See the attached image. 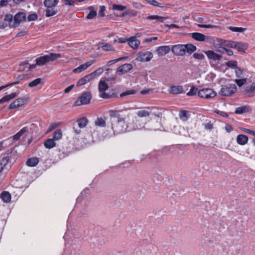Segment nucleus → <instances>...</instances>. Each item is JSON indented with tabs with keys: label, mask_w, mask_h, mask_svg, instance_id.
<instances>
[{
	"label": "nucleus",
	"mask_w": 255,
	"mask_h": 255,
	"mask_svg": "<svg viewBox=\"0 0 255 255\" xmlns=\"http://www.w3.org/2000/svg\"><path fill=\"white\" fill-rule=\"evenodd\" d=\"M110 129H105L103 132V137L109 138L116 134H121L126 131H129L132 128L126 123L125 118L119 119L116 122L110 124Z\"/></svg>",
	"instance_id": "nucleus-1"
},
{
	"label": "nucleus",
	"mask_w": 255,
	"mask_h": 255,
	"mask_svg": "<svg viewBox=\"0 0 255 255\" xmlns=\"http://www.w3.org/2000/svg\"><path fill=\"white\" fill-rule=\"evenodd\" d=\"M197 49V47L190 43L186 44H176L171 48L172 52L176 56H183L186 53L192 54Z\"/></svg>",
	"instance_id": "nucleus-2"
},
{
	"label": "nucleus",
	"mask_w": 255,
	"mask_h": 255,
	"mask_svg": "<svg viewBox=\"0 0 255 255\" xmlns=\"http://www.w3.org/2000/svg\"><path fill=\"white\" fill-rule=\"evenodd\" d=\"M61 57L59 53H51L49 55H45L35 59L36 64L39 66H43L50 61H54Z\"/></svg>",
	"instance_id": "nucleus-3"
},
{
	"label": "nucleus",
	"mask_w": 255,
	"mask_h": 255,
	"mask_svg": "<svg viewBox=\"0 0 255 255\" xmlns=\"http://www.w3.org/2000/svg\"><path fill=\"white\" fill-rule=\"evenodd\" d=\"M237 90L235 84H229L222 86L219 94L223 96H229L235 94Z\"/></svg>",
	"instance_id": "nucleus-4"
},
{
	"label": "nucleus",
	"mask_w": 255,
	"mask_h": 255,
	"mask_svg": "<svg viewBox=\"0 0 255 255\" xmlns=\"http://www.w3.org/2000/svg\"><path fill=\"white\" fill-rule=\"evenodd\" d=\"M92 99V94L90 92L83 93L79 98L75 102L74 106H79L82 105H86L90 103Z\"/></svg>",
	"instance_id": "nucleus-5"
},
{
	"label": "nucleus",
	"mask_w": 255,
	"mask_h": 255,
	"mask_svg": "<svg viewBox=\"0 0 255 255\" xmlns=\"http://www.w3.org/2000/svg\"><path fill=\"white\" fill-rule=\"evenodd\" d=\"M198 95L201 98L210 99L216 96V93L211 89L205 88L199 90Z\"/></svg>",
	"instance_id": "nucleus-6"
},
{
	"label": "nucleus",
	"mask_w": 255,
	"mask_h": 255,
	"mask_svg": "<svg viewBox=\"0 0 255 255\" xmlns=\"http://www.w3.org/2000/svg\"><path fill=\"white\" fill-rule=\"evenodd\" d=\"M153 57V54L151 52L142 51L138 53L137 57L136 59L140 62H148Z\"/></svg>",
	"instance_id": "nucleus-7"
},
{
	"label": "nucleus",
	"mask_w": 255,
	"mask_h": 255,
	"mask_svg": "<svg viewBox=\"0 0 255 255\" xmlns=\"http://www.w3.org/2000/svg\"><path fill=\"white\" fill-rule=\"evenodd\" d=\"M25 20L26 13L23 12H19L14 15V21L12 25H11L14 28L16 27L21 22L25 21Z\"/></svg>",
	"instance_id": "nucleus-8"
},
{
	"label": "nucleus",
	"mask_w": 255,
	"mask_h": 255,
	"mask_svg": "<svg viewBox=\"0 0 255 255\" xmlns=\"http://www.w3.org/2000/svg\"><path fill=\"white\" fill-rule=\"evenodd\" d=\"M29 100V98L27 97H23V98H19L14 100L13 102H12L9 106V109H13L18 108L22 105H23L25 103H26Z\"/></svg>",
	"instance_id": "nucleus-9"
},
{
	"label": "nucleus",
	"mask_w": 255,
	"mask_h": 255,
	"mask_svg": "<svg viewBox=\"0 0 255 255\" xmlns=\"http://www.w3.org/2000/svg\"><path fill=\"white\" fill-rule=\"evenodd\" d=\"M132 67V65L129 63L124 64L119 67L117 70V73L120 75H123L131 70Z\"/></svg>",
	"instance_id": "nucleus-10"
},
{
	"label": "nucleus",
	"mask_w": 255,
	"mask_h": 255,
	"mask_svg": "<svg viewBox=\"0 0 255 255\" xmlns=\"http://www.w3.org/2000/svg\"><path fill=\"white\" fill-rule=\"evenodd\" d=\"M171 48L168 45L160 46L156 49V52L160 56H163L168 54Z\"/></svg>",
	"instance_id": "nucleus-11"
},
{
	"label": "nucleus",
	"mask_w": 255,
	"mask_h": 255,
	"mask_svg": "<svg viewBox=\"0 0 255 255\" xmlns=\"http://www.w3.org/2000/svg\"><path fill=\"white\" fill-rule=\"evenodd\" d=\"M109 123H114V122H116V121L118 120L120 118H122L123 117L120 116L119 112L116 110H110L109 111Z\"/></svg>",
	"instance_id": "nucleus-12"
},
{
	"label": "nucleus",
	"mask_w": 255,
	"mask_h": 255,
	"mask_svg": "<svg viewBox=\"0 0 255 255\" xmlns=\"http://www.w3.org/2000/svg\"><path fill=\"white\" fill-rule=\"evenodd\" d=\"M95 125L96 127L101 128H106V129H110V123L109 122L107 124L106 121L102 117L98 118L95 121Z\"/></svg>",
	"instance_id": "nucleus-13"
},
{
	"label": "nucleus",
	"mask_w": 255,
	"mask_h": 255,
	"mask_svg": "<svg viewBox=\"0 0 255 255\" xmlns=\"http://www.w3.org/2000/svg\"><path fill=\"white\" fill-rule=\"evenodd\" d=\"M205 53L207 55L209 59L214 61L220 60L222 57L221 55L216 53L213 50L206 51H205Z\"/></svg>",
	"instance_id": "nucleus-14"
},
{
	"label": "nucleus",
	"mask_w": 255,
	"mask_h": 255,
	"mask_svg": "<svg viewBox=\"0 0 255 255\" xmlns=\"http://www.w3.org/2000/svg\"><path fill=\"white\" fill-rule=\"evenodd\" d=\"M4 20L5 22H7V23L4 24L2 23L1 24L0 23V28H4L5 27L8 25L10 27H13L11 25H12L13 22L14 21V17L13 15L11 14H7L5 15Z\"/></svg>",
	"instance_id": "nucleus-15"
},
{
	"label": "nucleus",
	"mask_w": 255,
	"mask_h": 255,
	"mask_svg": "<svg viewBox=\"0 0 255 255\" xmlns=\"http://www.w3.org/2000/svg\"><path fill=\"white\" fill-rule=\"evenodd\" d=\"M94 60H90L89 61L87 62L86 63L80 65L78 67L74 69L73 70L74 73H80L82 71L86 69L88 67H90L92 64H93L94 62Z\"/></svg>",
	"instance_id": "nucleus-16"
},
{
	"label": "nucleus",
	"mask_w": 255,
	"mask_h": 255,
	"mask_svg": "<svg viewBox=\"0 0 255 255\" xmlns=\"http://www.w3.org/2000/svg\"><path fill=\"white\" fill-rule=\"evenodd\" d=\"M151 110L149 108H146L136 112V115L140 118L147 117L151 114Z\"/></svg>",
	"instance_id": "nucleus-17"
},
{
	"label": "nucleus",
	"mask_w": 255,
	"mask_h": 255,
	"mask_svg": "<svg viewBox=\"0 0 255 255\" xmlns=\"http://www.w3.org/2000/svg\"><path fill=\"white\" fill-rule=\"evenodd\" d=\"M93 79V78L92 77L91 75L90 74H88L84 76V77L81 78L78 81L77 83V86L79 87L84 85Z\"/></svg>",
	"instance_id": "nucleus-18"
},
{
	"label": "nucleus",
	"mask_w": 255,
	"mask_h": 255,
	"mask_svg": "<svg viewBox=\"0 0 255 255\" xmlns=\"http://www.w3.org/2000/svg\"><path fill=\"white\" fill-rule=\"evenodd\" d=\"M128 41V45L133 49L137 48L140 44L139 40L136 39L134 37H131Z\"/></svg>",
	"instance_id": "nucleus-19"
},
{
	"label": "nucleus",
	"mask_w": 255,
	"mask_h": 255,
	"mask_svg": "<svg viewBox=\"0 0 255 255\" xmlns=\"http://www.w3.org/2000/svg\"><path fill=\"white\" fill-rule=\"evenodd\" d=\"M191 37L194 40L200 42L204 41L206 39V36L205 35L199 32L192 33Z\"/></svg>",
	"instance_id": "nucleus-20"
},
{
	"label": "nucleus",
	"mask_w": 255,
	"mask_h": 255,
	"mask_svg": "<svg viewBox=\"0 0 255 255\" xmlns=\"http://www.w3.org/2000/svg\"><path fill=\"white\" fill-rule=\"evenodd\" d=\"M59 2L58 0H44L43 4L46 8H54Z\"/></svg>",
	"instance_id": "nucleus-21"
},
{
	"label": "nucleus",
	"mask_w": 255,
	"mask_h": 255,
	"mask_svg": "<svg viewBox=\"0 0 255 255\" xmlns=\"http://www.w3.org/2000/svg\"><path fill=\"white\" fill-rule=\"evenodd\" d=\"M28 130V128L27 127L23 128L19 132L12 136V138L14 141L18 140L20 137H21L24 133L27 132Z\"/></svg>",
	"instance_id": "nucleus-22"
},
{
	"label": "nucleus",
	"mask_w": 255,
	"mask_h": 255,
	"mask_svg": "<svg viewBox=\"0 0 255 255\" xmlns=\"http://www.w3.org/2000/svg\"><path fill=\"white\" fill-rule=\"evenodd\" d=\"M169 92L172 94H178L183 92V88L181 86H174L170 88Z\"/></svg>",
	"instance_id": "nucleus-23"
},
{
	"label": "nucleus",
	"mask_w": 255,
	"mask_h": 255,
	"mask_svg": "<svg viewBox=\"0 0 255 255\" xmlns=\"http://www.w3.org/2000/svg\"><path fill=\"white\" fill-rule=\"evenodd\" d=\"M99 96L103 99H107L117 97V95L114 91H111L108 93L106 92L100 93Z\"/></svg>",
	"instance_id": "nucleus-24"
},
{
	"label": "nucleus",
	"mask_w": 255,
	"mask_h": 255,
	"mask_svg": "<svg viewBox=\"0 0 255 255\" xmlns=\"http://www.w3.org/2000/svg\"><path fill=\"white\" fill-rule=\"evenodd\" d=\"M235 46L234 48L237 49L239 52H245L248 48V46L246 44L240 42L236 41Z\"/></svg>",
	"instance_id": "nucleus-25"
},
{
	"label": "nucleus",
	"mask_w": 255,
	"mask_h": 255,
	"mask_svg": "<svg viewBox=\"0 0 255 255\" xmlns=\"http://www.w3.org/2000/svg\"><path fill=\"white\" fill-rule=\"evenodd\" d=\"M248 141V137L244 134H239L237 136V141L240 145H245Z\"/></svg>",
	"instance_id": "nucleus-26"
},
{
	"label": "nucleus",
	"mask_w": 255,
	"mask_h": 255,
	"mask_svg": "<svg viewBox=\"0 0 255 255\" xmlns=\"http://www.w3.org/2000/svg\"><path fill=\"white\" fill-rule=\"evenodd\" d=\"M9 160L8 156H4L0 158V172H1L3 168L7 165Z\"/></svg>",
	"instance_id": "nucleus-27"
},
{
	"label": "nucleus",
	"mask_w": 255,
	"mask_h": 255,
	"mask_svg": "<svg viewBox=\"0 0 255 255\" xmlns=\"http://www.w3.org/2000/svg\"><path fill=\"white\" fill-rule=\"evenodd\" d=\"M28 77V75L26 74L19 75L16 77L15 81L14 82H12V83H9L6 84L5 85V86H6V87H7L9 86H11L19 84L22 80L24 79L25 77Z\"/></svg>",
	"instance_id": "nucleus-28"
},
{
	"label": "nucleus",
	"mask_w": 255,
	"mask_h": 255,
	"mask_svg": "<svg viewBox=\"0 0 255 255\" xmlns=\"http://www.w3.org/2000/svg\"><path fill=\"white\" fill-rule=\"evenodd\" d=\"M109 86L105 81L102 80L100 81L98 85V90L100 93L106 92V91L107 90Z\"/></svg>",
	"instance_id": "nucleus-29"
},
{
	"label": "nucleus",
	"mask_w": 255,
	"mask_h": 255,
	"mask_svg": "<svg viewBox=\"0 0 255 255\" xmlns=\"http://www.w3.org/2000/svg\"><path fill=\"white\" fill-rule=\"evenodd\" d=\"M0 198L4 203H9L11 200V195L7 191H3L0 194Z\"/></svg>",
	"instance_id": "nucleus-30"
},
{
	"label": "nucleus",
	"mask_w": 255,
	"mask_h": 255,
	"mask_svg": "<svg viewBox=\"0 0 255 255\" xmlns=\"http://www.w3.org/2000/svg\"><path fill=\"white\" fill-rule=\"evenodd\" d=\"M179 117L183 122L187 121L190 117L189 112L186 110H181L179 112Z\"/></svg>",
	"instance_id": "nucleus-31"
},
{
	"label": "nucleus",
	"mask_w": 255,
	"mask_h": 255,
	"mask_svg": "<svg viewBox=\"0 0 255 255\" xmlns=\"http://www.w3.org/2000/svg\"><path fill=\"white\" fill-rule=\"evenodd\" d=\"M38 158L33 157L28 159L26 162V164L29 167H34L38 164Z\"/></svg>",
	"instance_id": "nucleus-32"
},
{
	"label": "nucleus",
	"mask_w": 255,
	"mask_h": 255,
	"mask_svg": "<svg viewBox=\"0 0 255 255\" xmlns=\"http://www.w3.org/2000/svg\"><path fill=\"white\" fill-rule=\"evenodd\" d=\"M88 119L86 117H83L77 120L78 127L80 128H85L88 124Z\"/></svg>",
	"instance_id": "nucleus-33"
},
{
	"label": "nucleus",
	"mask_w": 255,
	"mask_h": 255,
	"mask_svg": "<svg viewBox=\"0 0 255 255\" xmlns=\"http://www.w3.org/2000/svg\"><path fill=\"white\" fill-rule=\"evenodd\" d=\"M44 146L48 149H51L56 145V143L53 138H48L44 142Z\"/></svg>",
	"instance_id": "nucleus-34"
},
{
	"label": "nucleus",
	"mask_w": 255,
	"mask_h": 255,
	"mask_svg": "<svg viewBox=\"0 0 255 255\" xmlns=\"http://www.w3.org/2000/svg\"><path fill=\"white\" fill-rule=\"evenodd\" d=\"M250 111L251 109L249 107L243 106L237 108L235 113L237 114H242L245 113L249 112Z\"/></svg>",
	"instance_id": "nucleus-35"
},
{
	"label": "nucleus",
	"mask_w": 255,
	"mask_h": 255,
	"mask_svg": "<svg viewBox=\"0 0 255 255\" xmlns=\"http://www.w3.org/2000/svg\"><path fill=\"white\" fill-rule=\"evenodd\" d=\"M221 44L223 46L232 48H234V47H235V44L236 41H231V40H221Z\"/></svg>",
	"instance_id": "nucleus-36"
},
{
	"label": "nucleus",
	"mask_w": 255,
	"mask_h": 255,
	"mask_svg": "<svg viewBox=\"0 0 255 255\" xmlns=\"http://www.w3.org/2000/svg\"><path fill=\"white\" fill-rule=\"evenodd\" d=\"M45 16L47 17L53 16L57 14V11L54 8H46L45 10Z\"/></svg>",
	"instance_id": "nucleus-37"
},
{
	"label": "nucleus",
	"mask_w": 255,
	"mask_h": 255,
	"mask_svg": "<svg viewBox=\"0 0 255 255\" xmlns=\"http://www.w3.org/2000/svg\"><path fill=\"white\" fill-rule=\"evenodd\" d=\"M62 136V132L60 129H56L53 133V139L55 140L60 139Z\"/></svg>",
	"instance_id": "nucleus-38"
},
{
	"label": "nucleus",
	"mask_w": 255,
	"mask_h": 255,
	"mask_svg": "<svg viewBox=\"0 0 255 255\" xmlns=\"http://www.w3.org/2000/svg\"><path fill=\"white\" fill-rule=\"evenodd\" d=\"M101 44L103 45L101 47L103 50L107 51H115L114 48L113 47V46L112 45H111L109 43H102Z\"/></svg>",
	"instance_id": "nucleus-39"
},
{
	"label": "nucleus",
	"mask_w": 255,
	"mask_h": 255,
	"mask_svg": "<svg viewBox=\"0 0 255 255\" xmlns=\"http://www.w3.org/2000/svg\"><path fill=\"white\" fill-rule=\"evenodd\" d=\"M103 72V69L101 68H99L90 74L94 79L99 76Z\"/></svg>",
	"instance_id": "nucleus-40"
},
{
	"label": "nucleus",
	"mask_w": 255,
	"mask_h": 255,
	"mask_svg": "<svg viewBox=\"0 0 255 255\" xmlns=\"http://www.w3.org/2000/svg\"><path fill=\"white\" fill-rule=\"evenodd\" d=\"M166 18L158 16V15H150L147 17V19H150V20H157L158 21H161L162 22H164L165 19Z\"/></svg>",
	"instance_id": "nucleus-41"
},
{
	"label": "nucleus",
	"mask_w": 255,
	"mask_h": 255,
	"mask_svg": "<svg viewBox=\"0 0 255 255\" xmlns=\"http://www.w3.org/2000/svg\"><path fill=\"white\" fill-rule=\"evenodd\" d=\"M226 65L228 67H229L232 69H236L238 67V62L237 61H235V60L229 61L226 63Z\"/></svg>",
	"instance_id": "nucleus-42"
},
{
	"label": "nucleus",
	"mask_w": 255,
	"mask_h": 255,
	"mask_svg": "<svg viewBox=\"0 0 255 255\" xmlns=\"http://www.w3.org/2000/svg\"><path fill=\"white\" fill-rule=\"evenodd\" d=\"M90 9H91V11L89 13V14L87 16V18L88 19H91L93 18L95 16L97 15V11L96 10H94L93 9V8L92 6H90L89 8Z\"/></svg>",
	"instance_id": "nucleus-43"
},
{
	"label": "nucleus",
	"mask_w": 255,
	"mask_h": 255,
	"mask_svg": "<svg viewBox=\"0 0 255 255\" xmlns=\"http://www.w3.org/2000/svg\"><path fill=\"white\" fill-rule=\"evenodd\" d=\"M229 29L232 30V31L236 32H243L246 30V28L238 27L235 26H230L229 27Z\"/></svg>",
	"instance_id": "nucleus-44"
},
{
	"label": "nucleus",
	"mask_w": 255,
	"mask_h": 255,
	"mask_svg": "<svg viewBox=\"0 0 255 255\" xmlns=\"http://www.w3.org/2000/svg\"><path fill=\"white\" fill-rule=\"evenodd\" d=\"M41 79L40 78H37L31 82L28 83V86L30 87H34L36 86L41 83Z\"/></svg>",
	"instance_id": "nucleus-45"
},
{
	"label": "nucleus",
	"mask_w": 255,
	"mask_h": 255,
	"mask_svg": "<svg viewBox=\"0 0 255 255\" xmlns=\"http://www.w3.org/2000/svg\"><path fill=\"white\" fill-rule=\"evenodd\" d=\"M145 1H147L149 4L154 6H157L159 7H164L162 3H159L155 0H145Z\"/></svg>",
	"instance_id": "nucleus-46"
},
{
	"label": "nucleus",
	"mask_w": 255,
	"mask_h": 255,
	"mask_svg": "<svg viewBox=\"0 0 255 255\" xmlns=\"http://www.w3.org/2000/svg\"><path fill=\"white\" fill-rule=\"evenodd\" d=\"M127 58V57H121V58H119L118 59H114V60H111V61H109L108 63H107V65L108 66H111L112 65L119 62V61H122L123 60H125Z\"/></svg>",
	"instance_id": "nucleus-47"
},
{
	"label": "nucleus",
	"mask_w": 255,
	"mask_h": 255,
	"mask_svg": "<svg viewBox=\"0 0 255 255\" xmlns=\"http://www.w3.org/2000/svg\"><path fill=\"white\" fill-rule=\"evenodd\" d=\"M198 89L194 86L191 87L190 91L187 93L188 96H193L196 94Z\"/></svg>",
	"instance_id": "nucleus-48"
},
{
	"label": "nucleus",
	"mask_w": 255,
	"mask_h": 255,
	"mask_svg": "<svg viewBox=\"0 0 255 255\" xmlns=\"http://www.w3.org/2000/svg\"><path fill=\"white\" fill-rule=\"evenodd\" d=\"M112 8L114 10L123 11L126 8V6L120 4H113Z\"/></svg>",
	"instance_id": "nucleus-49"
},
{
	"label": "nucleus",
	"mask_w": 255,
	"mask_h": 255,
	"mask_svg": "<svg viewBox=\"0 0 255 255\" xmlns=\"http://www.w3.org/2000/svg\"><path fill=\"white\" fill-rule=\"evenodd\" d=\"M235 82L238 85V86L240 87L246 83L247 79L246 78L236 79L235 80Z\"/></svg>",
	"instance_id": "nucleus-50"
},
{
	"label": "nucleus",
	"mask_w": 255,
	"mask_h": 255,
	"mask_svg": "<svg viewBox=\"0 0 255 255\" xmlns=\"http://www.w3.org/2000/svg\"><path fill=\"white\" fill-rule=\"evenodd\" d=\"M135 93H136V91L134 90H128V91H126V92H123L122 94H121L120 97H123L126 96L128 95L134 94Z\"/></svg>",
	"instance_id": "nucleus-51"
},
{
	"label": "nucleus",
	"mask_w": 255,
	"mask_h": 255,
	"mask_svg": "<svg viewBox=\"0 0 255 255\" xmlns=\"http://www.w3.org/2000/svg\"><path fill=\"white\" fill-rule=\"evenodd\" d=\"M38 18V15L35 13L29 14L27 16L28 21H34Z\"/></svg>",
	"instance_id": "nucleus-52"
},
{
	"label": "nucleus",
	"mask_w": 255,
	"mask_h": 255,
	"mask_svg": "<svg viewBox=\"0 0 255 255\" xmlns=\"http://www.w3.org/2000/svg\"><path fill=\"white\" fill-rule=\"evenodd\" d=\"M193 57L198 60H202L203 59L205 58V56L202 53H195L193 55Z\"/></svg>",
	"instance_id": "nucleus-53"
},
{
	"label": "nucleus",
	"mask_w": 255,
	"mask_h": 255,
	"mask_svg": "<svg viewBox=\"0 0 255 255\" xmlns=\"http://www.w3.org/2000/svg\"><path fill=\"white\" fill-rule=\"evenodd\" d=\"M243 70H242L239 67L235 70L236 76L238 78H241L243 75Z\"/></svg>",
	"instance_id": "nucleus-54"
},
{
	"label": "nucleus",
	"mask_w": 255,
	"mask_h": 255,
	"mask_svg": "<svg viewBox=\"0 0 255 255\" xmlns=\"http://www.w3.org/2000/svg\"><path fill=\"white\" fill-rule=\"evenodd\" d=\"M106 10V7L104 5L100 6V10L99 11V15L101 17L105 16L104 12Z\"/></svg>",
	"instance_id": "nucleus-55"
},
{
	"label": "nucleus",
	"mask_w": 255,
	"mask_h": 255,
	"mask_svg": "<svg viewBox=\"0 0 255 255\" xmlns=\"http://www.w3.org/2000/svg\"><path fill=\"white\" fill-rule=\"evenodd\" d=\"M144 125H145V123H142L141 124H137L136 123L133 126V129H141L143 128H144Z\"/></svg>",
	"instance_id": "nucleus-56"
},
{
	"label": "nucleus",
	"mask_w": 255,
	"mask_h": 255,
	"mask_svg": "<svg viewBox=\"0 0 255 255\" xmlns=\"http://www.w3.org/2000/svg\"><path fill=\"white\" fill-rule=\"evenodd\" d=\"M126 14H130L132 16H136L137 15V12L134 10H128L124 12L122 16H125Z\"/></svg>",
	"instance_id": "nucleus-57"
},
{
	"label": "nucleus",
	"mask_w": 255,
	"mask_h": 255,
	"mask_svg": "<svg viewBox=\"0 0 255 255\" xmlns=\"http://www.w3.org/2000/svg\"><path fill=\"white\" fill-rule=\"evenodd\" d=\"M241 129L244 132L255 136V131L249 129L241 128Z\"/></svg>",
	"instance_id": "nucleus-58"
},
{
	"label": "nucleus",
	"mask_w": 255,
	"mask_h": 255,
	"mask_svg": "<svg viewBox=\"0 0 255 255\" xmlns=\"http://www.w3.org/2000/svg\"><path fill=\"white\" fill-rule=\"evenodd\" d=\"M226 50V47H225V46H224L222 45V46H219V47H218L216 49V51L218 52L221 53H224L225 52Z\"/></svg>",
	"instance_id": "nucleus-59"
},
{
	"label": "nucleus",
	"mask_w": 255,
	"mask_h": 255,
	"mask_svg": "<svg viewBox=\"0 0 255 255\" xmlns=\"http://www.w3.org/2000/svg\"><path fill=\"white\" fill-rule=\"evenodd\" d=\"M128 40V39L127 38H120L118 39V40L115 39L114 41V43L118 42L120 43H126V42H127Z\"/></svg>",
	"instance_id": "nucleus-60"
},
{
	"label": "nucleus",
	"mask_w": 255,
	"mask_h": 255,
	"mask_svg": "<svg viewBox=\"0 0 255 255\" xmlns=\"http://www.w3.org/2000/svg\"><path fill=\"white\" fill-rule=\"evenodd\" d=\"M11 0H1L0 1V6L1 7L6 6L8 2L10 1Z\"/></svg>",
	"instance_id": "nucleus-61"
},
{
	"label": "nucleus",
	"mask_w": 255,
	"mask_h": 255,
	"mask_svg": "<svg viewBox=\"0 0 255 255\" xmlns=\"http://www.w3.org/2000/svg\"><path fill=\"white\" fill-rule=\"evenodd\" d=\"M225 128L228 132H231L233 130V128L229 124H226Z\"/></svg>",
	"instance_id": "nucleus-62"
},
{
	"label": "nucleus",
	"mask_w": 255,
	"mask_h": 255,
	"mask_svg": "<svg viewBox=\"0 0 255 255\" xmlns=\"http://www.w3.org/2000/svg\"><path fill=\"white\" fill-rule=\"evenodd\" d=\"M0 100H1L2 103L8 102L10 100V99L9 98V96L8 95H6V96H4L1 99H0Z\"/></svg>",
	"instance_id": "nucleus-63"
},
{
	"label": "nucleus",
	"mask_w": 255,
	"mask_h": 255,
	"mask_svg": "<svg viewBox=\"0 0 255 255\" xmlns=\"http://www.w3.org/2000/svg\"><path fill=\"white\" fill-rule=\"evenodd\" d=\"M74 86H75L74 85H71L69 86V87H67L64 90V92L65 93H69V92H70L72 90V89L74 87Z\"/></svg>",
	"instance_id": "nucleus-64"
}]
</instances>
